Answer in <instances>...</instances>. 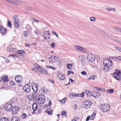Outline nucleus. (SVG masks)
Returning <instances> with one entry per match:
<instances>
[{"label":"nucleus","instance_id":"nucleus-23","mask_svg":"<svg viewBox=\"0 0 121 121\" xmlns=\"http://www.w3.org/2000/svg\"><path fill=\"white\" fill-rule=\"evenodd\" d=\"M43 34V36L45 39H46L49 38V37L48 36L47 33L44 32Z\"/></svg>","mask_w":121,"mask_h":121},{"label":"nucleus","instance_id":"nucleus-36","mask_svg":"<svg viewBox=\"0 0 121 121\" xmlns=\"http://www.w3.org/2000/svg\"><path fill=\"white\" fill-rule=\"evenodd\" d=\"M82 49H82V51H81L82 52H85L86 53L88 52V50L84 48H82Z\"/></svg>","mask_w":121,"mask_h":121},{"label":"nucleus","instance_id":"nucleus-39","mask_svg":"<svg viewBox=\"0 0 121 121\" xmlns=\"http://www.w3.org/2000/svg\"><path fill=\"white\" fill-rule=\"evenodd\" d=\"M90 19L91 21L94 22L96 20L95 18L94 17H90Z\"/></svg>","mask_w":121,"mask_h":121},{"label":"nucleus","instance_id":"nucleus-38","mask_svg":"<svg viewBox=\"0 0 121 121\" xmlns=\"http://www.w3.org/2000/svg\"><path fill=\"white\" fill-rule=\"evenodd\" d=\"M114 48L116 50L121 52V48L115 46L114 47Z\"/></svg>","mask_w":121,"mask_h":121},{"label":"nucleus","instance_id":"nucleus-18","mask_svg":"<svg viewBox=\"0 0 121 121\" xmlns=\"http://www.w3.org/2000/svg\"><path fill=\"white\" fill-rule=\"evenodd\" d=\"M85 93L87 97L91 96L92 93L90 91L86 90L85 91Z\"/></svg>","mask_w":121,"mask_h":121},{"label":"nucleus","instance_id":"nucleus-5","mask_svg":"<svg viewBox=\"0 0 121 121\" xmlns=\"http://www.w3.org/2000/svg\"><path fill=\"white\" fill-rule=\"evenodd\" d=\"M19 108L16 106H14L12 108V112L14 115L17 114L19 110Z\"/></svg>","mask_w":121,"mask_h":121},{"label":"nucleus","instance_id":"nucleus-2","mask_svg":"<svg viewBox=\"0 0 121 121\" xmlns=\"http://www.w3.org/2000/svg\"><path fill=\"white\" fill-rule=\"evenodd\" d=\"M105 61L103 62V65L104 67L106 68V70L108 71L110 69V67H113V65H112V61L111 60L108 59L106 61V63L105 62Z\"/></svg>","mask_w":121,"mask_h":121},{"label":"nucleus","instance_id":"nucleus-54","mask_svg":"<svg viewBox=\"0 0 121 121\" xmlns=\"http://www.w3.org/2000/svg\"><path fill=\"white\" fill-rule=\"evenodd\" d=\"M10 85L13 86V85H15V83L12 81H11L10 82Z\"/></svg>","mask_w":121,"mask_h":121},{"label":"nucleus","instance_id":"nucleus-46","mask_svg":"<svg viewBox=\"0 0 121 121\" xmlns=\"http://www.w3.org/2000/svg\"><path fill=\"white\" fill-rule=\"evenodd\" d=\"M35 66L36 68V69L38 70V69L39 68V67H41L38 64L35 63Z\"/></svg>","mask_w":121,"mask_h":121},{"label":"nucleus","instance_id":"nucleus-27","mask_svg":"<svg viewBox=\"0 0 121 121\" xmlns=\"http://www.w3.org/2000/svg\"><path fill=\"white\" fill-rule=\"evenodd\" d=\"M69 97L71 99H72L73 98V97L74 96L76 97V95H75V94L73 93H70L69 94Z\"/></svg>","mask_w":121,"mask_h":121},{"label":"nucleus","instance_id":"nucleus-49","mask_svg":"<svg viewBox=\"0 0 121 121\" xmlns=\"http://www.w3.org/2000/svg\"><path fill=\"white\" fill-rule=\"evenodd\" d=\"M61 115L63 116L65 115V114H66V112L64 111H62L61 112Z\"/></svg>","mask_w":121,"mask_h":121},{"label":"nucleus","instance_id":"nucleus-45","mask_svg":"<svg viewBox=\"0 0 121 121\" xmlns=\"http://www.w3.org/2000/svg\"><path fill=\"white\" fill-rule=\"evenodd\" d=\"M52 34H54V35H55L57 37H58V34H57V33H56L55 32V31H52Z\"/></svg>","mask_w":121,"mask_h":121},{"label":"nucleus","instance_id":"nucleus-15","mask_svg":"<svg viewBox=\"0 0 121 121\" xmlns=\"http://www.w3.org/2000/svg\"><path fill=\"white\" fill-rule=\"evenodd\" d=\"M16 53L18 54L25 55L26 54V52L23 50H18L16 52Z\"/></svg>","mask_w":121,"mask_h":121},{"label":"nucleus","instance_id":"nucleus-62","mask_svg":"<svg viewBox=\"0 0 121 121\" xmlns=\"http://www.w3.org/2000/svg\"><path fill=\"white\" fill-rule=\"evenodd\" d=\"M69 79L71 82V83H72L74 81V80H73L71 78H69Z\"/></svg>","mask_w":121,"mask_h":121},{"label":"nucleus","instance_id":"nucleus-13","mask_svg":"<svg viewBox=\"0 0 121 121\" xmlns=\"http://www.w3.org/2000/svg\"><path fill=\"white\" fill-rule=\"evenodd\" d=\"M7 29L3 27H2L0 29L1 33L3 35L5 34L6 32Z\"/></svg>","mask_w":121,"mask_h":121},{"label":"nucleus","instance_id":"nucleus-7","mask_svg":"<svg viewBox=\"0 0 121 121\" xmlns=\"http://www.w3.org/2000/svg\"><path fill=\"white\" fill-rule=\"evenodd\" d=\"M38 69V70L41 73H43L45 74H47L48 73V72L44 68H43L41 67H39Z\"/></svg>","mask_w":121,"mask_h":121},{"label":"nucleus","instance_id":"nucleus-57","mask_svg":"<svg viewBox=\"0 0 121 121\" xmlns=\"http://www.w3.org/2000/svg\"><path fill=\"white\" fill-rule=\"evenodd\" d=\"M35 92L34 93H32V96H31L32 97H33V96H35L36 95V94H35Z\"/></svg>","mask_w":121,"mask_h":121},{"label":"nucleus","instance_id":"nucleus-50","mask_svg":"<svg viewBox=\"0 0 121 121\" xmlns=\"http://www.w3.org/2000/svg\"><path fill=\"white\" fill-rule=\"evenodd\" d=\"M81 73L82 74L84 75H86L87 74L86 72L84 71H82Z\"/></svg>","mask_w":121,"mask_h":121},{"label":"nucleus","instance_id":"nucleus-34","mask_svg":"<svg viewBox=\"0 0 121 121\" xmlns=\"http://www.w3.org/2000/svg\"><path fill=\"white\" fill-rule=\"evenodd\" d=\"M0 120L1 121H8L9 120L7 117H4L1 118Z\"/></svg>","mask_w":121,"mask_h":121},{"label":"nucleus","instance_id":"nucleus-32","mask_svg":"<svg viewBox=\"0 0 121 121\" xmlns=\"http://www.w3.org/2000/svg\"><path fill=\"white\" fill-rule=\"evenodd\" d=\"M114 90L113 89H108L107 91V92H109V93H113L114 92Z\"/></svg>","mask_w":121,"mask_h":121},{"label":"nucleus","instance_id":"nucleus-42","mask_svg":"<svg viewBox=\"0 0 121 121\" xmlns=\"http://www.w3.org/2000/svg\"><path fill=\"white\" fill-rule=\"evenodd\" d=\"M65 75H63L62 74L61 75V77L60 78V79L61 80H64L65 79Z\"/></svg>","mask_w":121,"mask_h":121},{"label":"nucleus","instance_id":"nucleus-63","mask_svg":"<svg viewBox=\"0 0 121 121\" xmlns=\"http://www.w3.org/2000/svg\"><path fill=\"white\" fill-rule=\"evenodd\" d=\"M25 45L26 46H27L28 47H29V46H30V45L28 44L27 43H25Z\"/></svg>","mask_w":121,"mask_h":121},{"label":"nucleus","instance_id":"nucleus-9","mask_svg":"<svg viewBox=\"0 0 121 121\" xmlns=\"http://www.w3.org/2000/svg\"><path fill=\"white\" fill-rule=\"evenodd\" d=\"M84 104H85L84 106V108H86L87 107L89 108L90 107L91 104V102H90L88 100H86L83 102Z\"/></svg>","mask_w":121,"mask_h":121},{"label":"nucleus","instance_id":"nucleus-21","mask_svg":"<svg viewBox=\"0 0 121 121\" xmlns=\"http://www.w3.org/2000/svg\"><path fill=\"white\" fill-rule=\"evenodd\" d=\"M19 118L16 116H13L11 119V121H19Z\"/></svg>","mask_w":121,"mask_h":121},{"label":"nucleus","instance_id":"nucleus-60","mask_svg":"<svg viewBox=\"0 0 121 121\" xmlns=\"http://www.w3.org/2000/svg\"><path fill=\"white\" fill-rule=\"evenodd\" d=\"M16 76L17 77V78H18L19 79H22V76L20 75H18L17 76Z\"/></svg>","mask_w":121,"mask_h":121},{"label":"nucleus","instance_id":"nucleus-35","mask_svg":"<svg viewBox=\"0 0 121 121\" xmlns=\"http://www.w3.org/2000/svg\"><path fill=\"white\" fill-rule=\"evenodd\" d=\"M62 74L60 72H59L57 73V77L60 79V78L61 77V75H62Z\"/></svg>","mask_w":121,"mask_h":121},{"label":"nucleus","instance_id":"nucleus-3","mask_svg":"<svg viewBox=\"0 0 121 121\" xmlns=\"http://www.w3.org/2000/svg\"><path fill=\"white\" fill-rule=\"evenodd\" d=\"M110 108V106L107 104H102L100 107L101 110L104 112H108Z\"/></svg>","mask_w":121,"mask_h":121},{"label":"nucleus","instance_id":"nucleus-25","mask_svg":"<svg viewBox=\"0 0 121 121\" xmlns=\"http://www.w3.org/2000/svg\"><path fill=\"white\" fill-rule=\"evenodd\" d=\"M8 51L10 52L13 53L15 51V49L14 48H10L7 49Z\"/></svg>","mask_w":121,"mask_h":121},{"label":"nucleus","instance_id":"nucleus-30","mask_svg":"<svg viewBox=\"0 0 121 121\" xmlns=\"http://www.w3.org/2000/svg\"><path fill=\"white\" fill-rule=\"evenodd\" d=\"M67 68L69 69H71L72 67V64L68 63L67 65Z\"/></svg>","mask_w":121,"mask_h":121},{"label":"nucleus","instance_id":"nucleus-4","mask_svg":"<svg viewBox=\"0 0 121 121\" xmlns=\"http://www.w3.org/2000/svg\"><path fill=\"white\" fill-rule=\"evenodd\" d=\"M12 105L9 102H7L4 105V108L9 111H11L12 110Z\"/></svg>","mask_w":121,"mask_h":121},{"label":"nucleus","instance_id":"nucleus-29","mask_svg":"<svg viewBox=\"0 0 121 121\" xmlns=\"http://www.w3.org/2000/svg\"><path fill=\"white\" fill-rule=\"evenodd\" d=\"M7 26L9 27L10 28H11L12 27V24L10 21L8 20L7 22Z\"/></svg>","mask_w":121,"mask_h":121},{"label":"nucleus","instance_id":"nucleus-56","mask_svg":"<svg viewBox=\"0 0 121 121\" xmlns=\"http://www.w3.org/2000/svg\"><path fill=\"white\" fill-rule=\"evenodd\" d=\"M90 117H91V116H88L86 118V121H88L89 120V119L90 118Z\"/></svg>","mask_w":121,"mask_h":121},{"label":"nucleus","instance_id":"nucleus-12","mask_svg":"<svg viewBox=\"0 0 121 121\" xmlns=\"http://www.w3.org/2000/svg\"><path fill=\"white\" fill-rule=\"evenodd\" d=\"M20 25V22H14V27L15 28L18 29L19 28Z\"/></svg>","mask_w":121,"mask_h":121},{"label":"nucleus","instance_id":"nucleus-58","mask_svg":"<svg viewBox=\"0 0 121 121\" xmlns=\"http://www.w3.org/2000/svg\"><path fill=\"white\" fill-rule=\"evenodd\" d=\"M32 98L36 100L37 99V95H36L35 96H33V97Z\"/></svg>","mask_w":121,"mask_h":121},{"label":"nucleus","instance_id":"nucleus-1","mask_svg":"<svg viewBox=\"0 0 121 121\" xmlns=\"http://www.w3.org/2000/svg\"><path fill=\"white\" fill-rule=\"evenodd\" d=\"M114 73L112 74V76L115 79L117 80L121 79V71L117 69H115Z\"/></svg>","mask_w":121,"mask_h":121},{"label":"nucleus","instance_id":"nucleus-40","mask_svg":"<svg viewBox=\"0 0 121 121\" xmlns=\"http://www.w3.org/2000/svg\"><path fill=\"white\" fill-rule=\"evenodd\" d=\"M114 58H116V59L117 60H121V56H116V58H115V57L114 56Z\"/></svg>","mask_w":121,"mask_h":121},{"label":"nucleus","instance_id":"nucleus-61","mask_svg":"<svg viewBox=\"0 0 121 121\" xmlns=\"http://www.w3.org/2000/svg\"><path fill=\"white\" fill-rule=\"evenodd\" d=\"M116 29L117 30V31H119L121 30V28L119 27H117L116 28Z\"/></svg>","mask_w":121,"mask_h":121},{"label":"nucleus","instance_id":"nucleus-48","mask_svg":"<svg viewBox=\"0 0 121 121\" xmlns=\"http://www.w3.org/2000/svg\"><path fill=\"white\" fill-rule=\"evenodd\" d=\"M80 47V46H79L78 45H75L74 48H75L78 50H79V48Z\"/></svg>","mask_w":121,"mask_h":121},{"label":"nucleus","instance_id":"nucleus-59","mask_svg":"<svg viewBox=\"0 0 121 121\" xmlns=\"http://www.w3.org/2000/svg\"><path fill=\"white\" fill-rule=\"evenodd\" d=\"M75 95H76V96H77V97H81L80 94H75Z\"/></svg>","mask_w":121,"mask_h":121},{"label":"nucleus","instance_id":"nucleus-16","mask_svg":"<svg viewBox=\"0 0 121 121\" xmlns=\"http://www.w3.org/2000/svg\"><path fill=\"white\" fill-rule=\"evenodd\" d=\"M38 106L37 104L36 103H34L32 104V108L33 111H35L38 109Z\"/></svg>","mask_w":121,"mask_h":121},{"label":"nucleus","instance_id":"nucleus-19","mask_svg":"<svg viewBox=\"0 0 121 121\" xmlns=\"http://www.w3.org/2000/svg\"><path fill=\"white\" fill-rule=\"evenodd\" d=\"M13 18L14 20V22H20L19 19L17 15H16L14 16Z\"/></svg>","mask_w":121,"mask_h":121},{"label":"nucleus","instance_id":"nucleus-20","mask_svg":"<svg viewBox=\"0 0 121 121\" xmlns=\"http://www.w3.org/2000/svg\"><path fill=\"white\" fill-rule=\"evenodd\" d=\"M45 99V97L43 94H41L39 95L38 97V101H39L40 99Z\"/></svg>","mask_w":121,"mask_h":121},{"label":"nucleus","instance_id":"nucleus-44","mask_svg":"<svg viewBox=\"0 0 121 121\" xmlns=\"http://www.w3.org/2000/svg\"><path fill=\"white\" fill-rule=\"evenodd\" d=\"M26 116V115L25 113H23L22 114V117L23 119H25V118Z\"/></svg>","mask_w":121,"mask_h":121},{"label":"nucleus","instance_id":"nucleus-52","mask_svg":"<svg viewBox=\"0 0 121 121\" xmlns=\"http://www.w3.org/2000/svg\"><path fill=\"white\" fill-rule=\"evenodd\" d=\"M84 95L85 92H82L81 94V97L82 98L84 96Z\"/></svg>","mask_w":121,"mask_h":121},{"label":"nucleus","instance_id":"nucleus-31","mask_svg":"<svg viewBox=\"0 0 121 121\" xmlns=\"http://www.w3.org/2000/svg\"><path fill=\"white\" fill-rule=\"evenodd\" d=\"M96 76L95 75H93L89 77L88 78V80H91V79L94 80L95 78H96Z\"/></svg>","mask_w":121,"mask_h":121},{"label":"nucleus","instance_id":"nucleus-10","mask_svg":"<svg viewBox=\"0 0 121 121\" xmlns=\"http://www.w3.org/2000/svg\"><path fill=\"white\" fill-rule=\"evenodd\" d=\"M23 90L26 92H29L30 90V86L28 84H25L23 87Z\"/></svg>","mask_w":121,"mask_h":121},{"label":"nucleus","instance_id":"nucleus-28","mask_svg":"<svg viewBox=\"0 0 121 121\" xmlns=\"http://www.w3.org/2000/svg\"><path fill=\"white\" fill-rule=\"evenodd\" d=\"M93 88L94 90H96V91H97L99 92L101 91V88H100L99 87H93Z\"/></svg>","mask_w":121,"mask_h":121},{"label":"nucleus","instance_id":"nucleus-26","mask_svg":"<svg viewBox=\"0 0 121 121\" xmlns=\"http://www.w3.org/2000/svg\"><path fill=\"white\" fill-rule=\"evenodd\" d=\"M3 77H4L3 81L4 82H6L9 80V79L7 76H3Z\"/></svg>","mask_w":121,"mask_h":121},{"label":"nucleus","instance_id":"nucleus-8","mask_svg":"<svg viewBox=\"0 0 121 121\" xmlns=\"http://www.w3.org/2000/svg\"><path fill=\"white\" fill-rule=\"evenodd\" d=\"M31 87L33 91L35 92H36L38 91V86L36 83H33L31 84Z\"/></svg>","mask_w":121,"mask_h":121},{"label":"nucleus","instance_id":"nucleus-53","mask_svg":"<svg viewBox=\"0 0 121 121\" xmlns=\"http://www.w3.org/2000/svg\"><path fill=\"white\" fill-rule=\"evenodd\" d=\"M96 95H97L98 96H98L100 95H101V93H99V92H98V91H97V92H96Z\"/></svg>","mask_w":121,"mask_h":121},{"label":"nucleus","instance_id":"nucleus-41","mask_svg":"<svg viewBox=\"0 0 121 121\" xmlns=\"http://www.w3.org/2000/svg\"><path fill=\"white\" fill-rule=\"evenodd\" d=\"M67 73H68L67 74V75H69L71 74V73L73 74H74V73L71 70H68L67 71Z\"/></svg>","mask_w":121,"mask_h":121},{"label":"nucleus","instance_id":"nucleus-47","mask_svg":"<svg viewBox=\"0 0 121 121\" xmlns=\"http://www.w3.org/2000/svg\"><path fill=\"white\" fill-rule=\"evenodd\" d=\"M51 46L52 48H54L56 46L55 45V43H52L51 44Z\"/></svg>","mask_w":121,"mask_h":121},{"label":"nucleus","instance_id":"nucleus-6","mask_svg":"<svg viewBox=\"0 0 121 121\" xmlns=\"http://www.w3.org/2000/svg\"><path fill=\"white\" fill-rule=\"evenodd\" d=\"M87 59L90 61H94L95 59V56L91 53L89 54L87 56Z\"/></svg>","mask_w":121,"mask_h":121},{"label":"nucleus","instance_id":"nucleus-43","mask_svg":"<svg viewBox=\"0 0 121 121\" xmlns=\"http://www.w3.org/2000/svg\"><path fill=\"white\" fill-rule=\"evenodd\" d=\"M96 115L95 113L91 115V120H93L94 118L95 117Z\"/></svg>","mask_w":121,"mask_h":121},{"label":"nucleus","instance_id":"nucleus-11","mask_svg":"<svg viewBox=\"0 0 121 121\" xmlns=\"http://www.w3.org/2000/svg\"><path fill=\"white\" fill-rule=\"evenodd\" d=\"M56 58L57 57L55 56H51L49 58V62L53 63L55 62V60L56 59Z\"/></svg>","mask_w":121,"mask_h":121},{"label":"nucleus","instance_id":"nucleus-55","mask_svg":"<svg viewBox=\"0 0 121 121\" xmlns=\"http://www.w3.org/2000/svg\"><path fill=\"white\" fill-rule=\"evenodd\" d=\"M39 108V109H38L37 110V112H38V113H40L42 110L41 108Z\"/></svg>","mask_w":121,"mask_h":121},{"label":"nucleus","instance_id":"nucleus-64","mask_svg":"<svg viewBox=\"0 0 121 121\" xmlns=\"http://www.w3.org/2000/svg\"><path fill=\"white\" fill-rule=\"evenodd\" d=\"M49 103H48V105H49V106L51 105V104H52V103L51 101L50 100H49Z\"/></svg>","mask_w":121,"mask_h":121},{"label":"nucleus","instance_id":"nucleus-22","mask_svg":"<svg viewBox=\"0 0 121 121\" xmlns=\"http://www.w3.org/2000/svg\"><path fill=\"white\" fill-rule=\"evenodd\" d=\"M96 91H93L92 92L91 94V96H92L94 98H98V95H96Z\"/></svg>","mask_w":121,"mask_h":121},{"label":"nucleus","instance_id":"nucleus-51","mask_svg":"<svg viewBox=\"0 0 121 121\" xmlns=\"http://www.w3.org/2000/svg\"><path fill=\"white\" fill-rule=\"evenodd\" d=\"M31 69L32 70L35 72H37V69H36L32 67L31 68Z\"/></svg>","mask_w":121,"mask_h":121},{"label":"nucleus","instance_id":"nucleus-17","mask_svg":"<svg viewBox=\"0 0 121 121\" xmlns=\"http://www.w3.org/2000/svg\"><path fill=\"white\" fill-rule=\"evenodd\" d=\"M51 107H50L49 109L45 111V112L49 115H52V114L53 110L52 109H49Z\"/></svg>","mask_w":121,"mask_h":121},{"label":"nucleus","instance_id":"nucleus-37","mask_svg":"<svg viewBox=\"0 0 121 121\" xmlns=\"http://www.w3.org/2000/svg\"><path fill=\"white\" fill-rule=\"evenodd\" d=\"M45 99H41V100H40H40H39V103L41 104H43L45 101Z\"/></svg>","mask_w":121,"mask_h":121},{"label":"nucleus","instance_id":"nucleus-24","mask_svg":"<svg viewBox=\"0 0 121 121\" xmlns=\"http://www.w3.org/2000/svg\"><path fill=\"white\" fill-rule=\"evenodd\" d=\"M15 79L16 82L17 83H20L22 79H19L18 78H17V76H16L15 78Z\"/></svg>","mask_w":121,"mask_h":121},{"label":"nucleus","instance_id":"nucleus-14","mask_svg":"<svg viewBox=\"0 0 121 121\" xmlns=\"http://www.w3.org/2000/svg\"><path fill=\"white\" fill-rule=\"evenodd\" d=\"M29 34V32L27 30H24L22 33L23 35L25 38L27 37Z\"/></svg>","mask_w":121,"mask_h":121},{"label":"nucleus","instance_id":"nucleus-33","mask_svg":"<svg viewBox=\"0 0 121 121\" xmlns=\"http://www.w3.org/2000/svg\"><path fill=\"white\" fill-rule=\"evenodd\" d=\"M84 57L83 56H82L79 57V60L81 62H82L84 61Z\"/></svg>","mask_w":121,"mask_h":121}]
</instances>
